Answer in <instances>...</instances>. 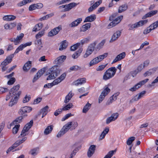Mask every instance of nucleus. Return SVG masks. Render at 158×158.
Returning <instances> with one entry per match:
<instances>
[{
	"label": "nucleus",
	"mask_w": 158,
	"mask_h": 158,
	"mask_svg": "<svg viewBox=\"0 0 158 158\" xmlns=\"http://www.w3.org/2000/svg\"><path fill=\"white\" fill-rule=\"evenodd\" d=\"M117 71V69L114 67L109 68L104 73L103 75V79L105 80H107L113 77Z\"/></svg>",
	"instance_id": "f257e3e1"
},
{
	"label": "nucleus",
	"mask_w": 158,
	"mask_h": 158,
	"mask_svg": "<svg viewBox=\"0 0 158 158\" xmlns=\"http://www.w3.org/2000/svg\"><path fill=\"white\" fill-rule=\"evenodd\" d=\"M57 68V65L54 66L48 70V74H47V75H48L46 79L47 80H51L55 78V76H57L59 72V70Z\"/></svg>",
	"instance_id": "f03ea898"
},
{
	"label": "nucleus",
	"mask_w": 158,
	"mask_h": 158,
	"mask_svg": "<svg viewBox=\"0 0 158 158\" xmlns=\"http://www.w3.org/2000/svg\"><path fill=\"white\" fill-rule=\"evenodd\" d=\"M123 16L121 15L118 16L115 19H114V17L113 15L110 16L109 18V20L112 21L108 26V28H110L115 26L117 24L119 23L123 19Z\"/></svg>",
	"instance_id": "7ed1b4c3"
},
{
	"label": "nucleus",
	"mask_w": 158,
	"mask_h": 158,
	"mask_svg": "<svg viewBox=\"0 0 158 158\" xmlns=\"http://www.w3.org/2000/svg\"><path fill=\"white\" fill-rule=\"evenodd\" d=\"M108 55V53H106L95 57L90 61L89 63V66H92L98 63L103 59L106 57Z\"/></svg>",
	"instance_id": "20e7f679"
},
{
	"label": "nucleus",
	"mask_w": 158,
	"mask_h": 158,
	"mask_svg": "<svg viewBox=\"0 0 158 158\" xmlns=\"http://www.w3.org/2000/svg\"><path fill=\"white\" fill-rule=\"evenodd\" d=\"M14 57V54H10L7 56L6 58L2 62L1 65H2V72H4L7 69V67H6V65L11 62Z\"/></svg>",
	"instance_id": "39448f33"
},
{
	"label": "nucleus",
	"mask_w": 158,
	"mask_h": 158,
	"mask_svg": "<svg viewBox=\"0 0 158 158\" xmlns=\"http://www.w3.org/2000/svg\"><path fill=\"white\" fill-rule=\"evenodd\" d=\"M33 121L32 120L26 124L22 130L20 134V135L22 137L25 136L28 134V131L33 125Z\"/></svg>",
	"instance_id": "423d86ee"
},
{
	"label": "nucleus",
	"mask_w": 158,
	"mask_h": 158,
	"mask_svg": "<svg viewBox=\"0 0 158 158\" xmlns=\"http://www.w3.org/2000/svg\"><path fill=\"white\" fill-rule=\"evenodd\" d=\"M32 110V108L31 107L25 106L21 107L19 111V114L21 115V116L24 118L27 116V113L30 112Z\"/></svg>",
	"instance_id": "0eeeda50"
},
{
	"label": "nucleus",
	"mask_w": 158,
	"mask_h": 158,
	"mask_svg": "<svg viewBox=\"0 0 158 158\" xmlns=\"http://www.w3.org/2000/svg\"><path fill=\"white\" fill-rule=\"evenodd\" d=\"M27 139V137H24L21 140L19 139L17 140L11 147H9L8 148L6 151V153H8L12 150L14 149L15 148L19 145L21 144L24 142Z\"/></svg>",
	"instance_id": "6e6552de"
},
{
	"label": "nucleus",
	"mask_w": 158,
	"mask_h": 158,
	"mask_svg": "<svg viewBox=\"0 0 158 158\" xmlns=\"http://www.w3.org/2000/svg\"><path fill=\"white\" fill-rule=\"evenodd\" d=\"M110 91V89L108 87L106 86L100 95L98 99V102L100 103L104 99L106 96Z\"/></svg>",
	"instance_id": "1a4fd4ad"
},
{
	"label": "nucleus",
	"mask_w": 158,
	"mask_h": 158,
	"mask_svg": "<svg viewBox=\"0 0 158 158\" xmlns=\"http://www.w3.org/2000/svg\"><path fill=\"white\" fill-rule=\"evenodd\" d=\"M148 22L147 20H144L140 21L133 24H129L128 25V26L129 27L128 30H131L135 28L142 26L144 24L147 23Z\"/></svg>",
	"instance_id": "9d476101"
},
{
	"label": "nucleus",
	"mask_w": 158,
	"mask_h": 158,
	"mask_svg": "<svg viewBox=\"0 0 158 158\" xmlns=\"http://www.w3.org/2000/svg\"><path fill=\"white\" fill-rule=\"evenodd\" d=\"M149 80L148 79H146L143 80L141 81L134 85L132 87L129 89V90L133 92L136 91L140 88L142 85H144Z\"/></svg>",
	"instance_id": "9b49d317"
},
{
	"label": "nucleus",
	"mask_w": 158,
	"mask_h": 158,
	"mask_svg": "<svg viewBox=\"0 0 158 158\" xmlns=\"http://www.w3.org/2000/svg\"><path fill=\"white\" fill-rule=\"evenodd\" d=\"M77 4L75 2L71 3L67 5H63L59 7V8H64L62 11L63 12H66L70 10L72 8L75 7Z\"/></svg>",
	"instance_id": "f8f14e48"
},
{
	"label": "nucleus",
	"mask_w": 158,
	"mask_h": 158,
	"mask_svg": "<svg viewBox=\"0 0 158 158\" xmlns=\"http://www.w3.org/2000/svg\"><path fill=\"white\" fill-rule=\"evenodd\" d=\"M62 29L61 26H59L52 30L48 34V36L52 37L57 34Z\"/></svg>",
	"instance_id": "ddd939ff"
},
{
	"label": "nucleus",
	"mask_w": 158,
	"mask_h": 158,
	"mask_svg": "<svg viewBox=\"0 0 158 158\" xmlns=\"http://www.w3.org/2000/svg\"><path fill=\"white\" fill-rule=\"evenodd\" d=\"M66 76V74L64 73L57 78L54 80L52 82L53 86L57 85L60 83L65 78Z\"/></svg>",
	"instance_id": "4468645a"
},
{
	"label": "nucleus",
	"mask_w": 158,
	"mask_h": 158,
	"mask_svg": "<svg viewBox=\"0 0 158 158\" xmlns=\"http://www.w3.org/2000/svg\"><path fill=\"white\" fill-rule=\"evenodd\" d=\"M119 115L118 113H114L112 114L110 117L107 118L106 121V123L108 124L111 122L115 121L118 118Z\"/></svg>",
	"instance_id": "2eb2a0df"
},
{
	"label": "nucleus",
	"mask_w": 158,
	"mask_h": 158,
	"mask_svg": "<svg viewBox=\"0 0 158 158\" xmlns=\"http://www.w3.org/2000/svg\"><path fill=\"white\" fill-rule=\"evenodd\" d=\"M20 86L19 84L14 86L9 91V94L12 95L14 96H16L20 91H18V90L20 88Z\"/></svg>",
	"instance_id": "dca6fc26"
},
{
	"label": "nucleus",
	"mask_w": 158,
	"mask_h": 158,
	"mask_svg": "<svg viewBox=\"0 0 158 158\" xmlns=\"http://www.w3.org/2000/svg\"><path fill=\"white\" fill-rule=\"evenodd\" d=\"M21 93V91L19 92L16 96H14V97L13 98H12L9 102V106H12L15 104L17 103Z\"/></svg>",
	"instance_id": "f3484780"
},
{
	"label": "nucleus",
	"mask_w": 158,
	"mask_h": 158,
	"mask_svg": "<svg viewBox=\"0 0 158 158\" xmlns=\"http://www.w3.org/2000/svg\"><path fill=\"white\" fill-rule=\"evenodd\" d=\"M96 146L94 145H92L89 147L87 152V156L89 157H91L94 153Z\"/></svg>",
	"instance_id": "a211bd4d"
},
{
	"label": "nucleus",
	"mask_w": 158,
	"mask_h": 158,
	"mask_svg": "<svg viewBox=\"0 0 158 158\" xmlns=\"http://www.w3.org/2000/svg\"><path fill=\"white\" fill-rule=\"evenodd\" d=\"M126 55V53L124 52L119 54V55H118L115 59L114 60L112 63V64H113L114 63L123 59L125 57Z\"/></svg>",
	"instance_id": "6ab92c4d"
},
{
	"label": "nucleus",
	"mask_w": 158,
	"mask_h": 158,
	"mask_svg": "<svg viewBox=\"0 0 158 158\" xmlns=\"http://www.w3.org/2000/svg\"><path fill=\"white\" fill-rule=\"evenodd\" d=\"M66 57L65 56H61L57 57L54 61V63L57 65L63 62L66 59Z\"/></svg>",
	"instance_id": "aec40b11"
},
{
	"label": "nucleus",
	"mask_w": 158,
	"mask_h": 158,
	"mask_svg": "<svg viewBox=\"0 0 158 158\" xmlns=\"http://www.w3.org/2000/svg\"><path fill=\"white\" fill-rule=\"evenodd\" d=\"M120 93L117 92L114 93L111 97L110 98V100L107 102L106 104L109 105L112 103L113 101H115L117 98V97L119 95Z\"/></svg>",
	"instance_id": "412c9836"
},
{
	"label": "nucleus",
	"mask_w": 158,
	"mask_h": 158,
	"mask_svg": "<svg viewBox=\"0 0 158 158\" xmlns=\"http://www.w3.org/2000/svg\"><path fill=\"white\" fill-rule=\"evenodd\" d=\"M24 118L23 116H19L14 120L10 124L11 126H13L15 125H18L22 122V120Z\"/></svg>",
	"instance_id": "4be33fe9"
},
{
	"label": "nucleus",
	"mask_w": 158,
	"mask_h": 158,
	"mask_svg": "<svg viewBox=\"0 0 158 158\" xmlns=\"http://www.w3.org/2000/svg\"><path fill=\"white\" fill-rule=\"evenodd\" d=\"M102 1H98L95 2L88 9L89 12H90L95 9L101 3Z\"/></svg>",
	"instance_id": "5701e85b"
},
{
	"label": "nucleus",
	"mask_w": 158,
	"mask_h": 158,
	"mask_svg": "<svg viewBox=\"0 0 158 158\" xmlns=\"http://www.w3.org/2000/svg\"><path fill=\"white\" fill-rule=\"evenodd\" d=\"M96 19V15L94 14H92L86 17L84 22H92L94 21Z\"/></svg>",
	"instance_id": "b1692460"
},
{
	"label": "nucleus",
	"mask_w": 158,
	"mask_h": 158,
	"mask_svg": "<svg viewBox=\"0 0 158 158\" xmlns=\"http://www.w3.org/2000/svg\"><path fill=\"white\" fill-rule=\"evenodd\" d=\"M31 61H28L24 64L23 68V70L24 71L27 72L31 68Z\"/></svg>",
	"instance_id": "393cba45"
},
{
	"label": "nucleus",
	"mask_w": 158,
	"mask_h": 158,
	"mask_svg": "<svg viewBox=\"0 0 158 158\" xmlns=\"http://www.w3.org/2000/svg\"><path fill=\"white\" fill-rule=\"evenodd\" d=\"M82 20L81 18H79L69 24V26L71 27L77 26L81 22Z\"/></svg>",
	"instance_id": "a878e982"
},
{
	"label": "nucleus",
	"mask_w": 158,
	"mask_h": 158,
	"mask_svg": "<svg viewBox=\"0 0 158 158\" xmlns=\"http://www.w3.org/2000/svg\"><path fill=\"white\" fill-rule=\"evenodd\" d=\"M157 12V10H154L151 11L147 13L144 16H143L142 19H145L148 17H150L151 16L156 15Z\"/></svg>",
	"instance_id": "bb28decb"
},
{
	"label": "nucleus",
	"mask_w": 158,
	"mask_h": 158,
	"mask_svg": "<svg viewBox=\"0 0 158 158\" xmlns=\"http://www.w3.org/2000/svg\"><path fill=\"white\" fill-rule=\"evenodd\" d=\"M23 33H21L19 36H17L16 38L14 40V42L15 45H16L19 44L20 41L22 40L24 36Z\"/></svg>",
	"instance_id": "cd10ccee"
},
{
	"label": "nucleus",
	"mask_w": 158,
	"mask_h": 158,
	"mask_svg": "<svg viewBox=\"0 0 158 158\" xmlns=\"http://www.w3.org/2000/svg\"><path fill=\"white\" fill-rule=\"evenodd\" d=\"M121 34V32L120 31H117L112 35L110 41H114L117 40L120 36Z\"/></svg>",
	"instance_id": "c85d7f7f"
},
{
	"label": "nucleus",
	"mask_w": 158,
	"mask_h": 158,
	"mask_svg": "<svg viewBox=\"0 0 158 158\" xmlns=\"http://www.w3.org/2000/svg\"><path fill=\"white\" fill-rule=\"evenodd\" d=\"M86 79L85 78H80L74 81L75 84L76 85H81L86 82Z\"/></svg>",
	"instance_id": "c756f323"
},
{
	"label": "nucleus",
	"mask_w": 158,
	"mask_h": 158,
	"mask_svg": "<svg viewBox=\"0 0 158 158\" xmlns=\"http://www.w3.org/2000/svg\"><path fill=\"white\" fill-rule=\"evenodd\" d=\"M53 127L54 126L52 125L48 126L44 130V134L47 135L51 133L53 129Z\"/></svg>",
	"instance_id": "7c9ffc66"
},
{
	"label": "nucleus",
	"mask_w": 158,
	"mask_h": 158,
	"mask_svg": "<svg viewBox=\"0 0 158 158\" xmlns=\"http://www.w3.org/2000/svg\"><path fill=\"white\" fill-rule=\"evenodd\" d=\"M146 91L144 90L141 92L140 93L138 94L137 95H136L135 97V100L136 101H137L141 98L143 97L145 94Z\"/></svg>",
	"instance_id": "2f4dec72"
},
{
	"label": "nucleus",
	"mask_w": 158,
	"mask_h": 158,
	"mask_svg": "<svg viewBox=\"0 0 158 158\" xmlns=\"http://www.w3.org/2000/svg\"><path fill=\"white\" fill-rule=\"evenodd\" d=\"M16 26V24L15 23H11L10 24L7 23L4 25L5 29L6 30H10L13 29Z\"/></svg>",
	"instance_id": "473e14b6"
},
{
	"label": "nucleus",
	"mask_w": 158,
	"mask_h": 158,
	"mask_svg": "<svg viewBox=\"0 0 158 158\" xmlns=\"http://www.w3.org/2000/svg\"><path fill=\"white\" fill-rule=\"evenodd\" d=\"M16 17L13 15H6L4 16L3 19L4 20L8 21H11L15 19Z\"/></svg>",
	"instance_id": "72a5a7b5"
},
{
	"label": "nucleus",
	"mask_w": 158,
	"mask_h": 158,
	"mask_svg": "<svg viewBox=\"0 0 158 158\" xmlns=\"http://www.w3.org/2000/svg\"><path fill=\"white\" fill-rule=\"evenodd\" d=\"M73 94L72 92L70 91L69 94L66 96L65 99L64 100V102L65 103H67L71 100L72 97L73 96Z\"/></svg>",
	"instance_id": "f704fd0d"
},
{
	"label": "nucleus",
	"mask_w": 158,
	"mask_h": 158,
	"mask_svg": "<svg viewBox=\"0 0 158 158\" xmlns=\"http://www.w3.org/2000/svg\"><path fill=\"white\" fill-rule=\"evenodd\" d=\"M43 24L42 23H39L36 25L33 29V31L36 32L40 30L43 27Z\"/></svg>",
	"instance_id": "c9c22d12"
},
{
	"label": "nucleus",
	"mask_w": 158,
	"mask_h": 158,
	"mask_svg": "<svg viewBox=\"0 0 158 158\" xmlns=\"http://www.w3.org/2000/svg\"><path fill=\"white\" fill-rule=\"evenodd\" d=\"M48 106H46L41 109L40 110V113H42V118H43L48 113Z\"/></svg>",
	"instance_id": "e433bc0d"
},
{
	"label": "nucleus",
	"mask_w": 158,
	"mask_h": 158,
	"mask_svg": "<svg viewBox=\"0 0 158 158\" xmlns=\"http://www.w3.org/2000/svg\"><path fill=\"white\" fill-rule=\"evenodd\" d=\"M128 6L127 4L122 5L119 7L118 12L119 13H122L126 10Z\"/></svg>",
	"instance_id": "4c0bfd02"
},
{
	"label": "nucleus",
	"mask_w": 158,
	"mask_h": 158,
	"mask_svg": "<svg viewBox=\"0 0 158 158\" xmlns=\"http://www.w3.org/2000/svg\"><path fill=\"white\" fill-rule=\"evenodd\" d=\"M82 51V48H79L77 51L72 56L73 58L76 59L80 55Z\"/></svg>",
	"instance_id": "58836bf2"
},
{
	"label": "nucleus",
	"mask_w": 158,
	"mask_h": 158,
	"mask_svg": "<svg viewBox=\"0 0 158 158\" xmlns=\"http://www.w3.org/2000/svg\"><path fill=\"white\" fill-rule=\"evenodd\" d=\"M67 46V44L66 43V40H64L61 43V45L60 46L59 50L60 51H62L65 49Z\"/></svg>",
	"instance_id": "ea45409f"
},
{
	"label": "nucleus",
	"mask_w": 158,
	"mask_h": 158,
	"mask_svg": "<svg viewBox=\"0 0 158 158\" xmlns=\"http://www.w3.org/2000/svg\"><path fill=\"white\" fill-rule=\"evenodd\" d=\"M91 23H86L82 26L81 30L82 31H85L89 28L91 26Z\"/></svg>",
	"instance_id": "a19ab883"
},
{
	"label": "nucleus",
	"mask_w": 158,
	"mask_h": 158,
	"mask_svg": "<svg viewBox=\"0 0 158 158\" xmlns=\"http://www.w3.org/2000/svg\"><path fill=\"white\" fill-rule=\"evenodd\" d=\"M109 129L108 127L106 128L102 131L100 136V139H101L104 138L108 132Z\"/></svg>",
	"instance_id": "79ce46f5"
},
{
	"label": "nucleus",
	"mask_w": 158,
	"mask_h": 158,
	"mask_svg": "<svg viewBox=\"0 0 158 158\" xmlns=\"http://www.w3.org/2000/svg\"><path fill=\"white\" fill-rule=\"evenodd\" d=\"M72 125V122H69L65 125L62 128L65 131V132H67L70 128Z\"/></svg>",
	"instance_id": "37998d69"
},
{
	"label": "nucleus",
	"mask_w": 158,
	"mask_h": 158,
	"mask_svg": "<svg viewBox=\"0 0 158 158\" xmlns=\"http://www.w3.org/2000/svg\"><path fill=\"white\" fill-rule=\"evenodd\" d=\"M91 106V104L89 103L88 102L84 106L82 110V112L84 113H86L90 108Z\"/></svg>",
	"instance_id": "c03bdc74"
},
{
	"label": "nucleus",
	"mask_w": 158,
	"mask_h": 158,
	"mask_svg": "<svg viewBox=\"0 0 158 158\" xmlns=\"http://www.w3.org/2000/svg\"><path fill=\"white\" fill-rule=\"evenodd\" d=\"M73 105L72 103H69L67 105L64 106L62 108V110L63 111H66L69 110L71 108L73 107Z\"/></svg>",
	"instance_id": "a18cd8bd"
},
{
	"label": "nucleus",
	"mask_w": 158,
	"mask_h": 158,
	"mask_svg": "<svg viewBox=\"0 0 158 158\" xmlns=\"http://www.w3.org/2000/svg\"><path fill=\"white\" fill-rule=\"evenodd\" d=\"M35 44L38 45L37 47L39 50H40L41 48L43 47L41 40V39L36 40L35 41Z\"/></svg>",
	"instance_id": "49530a36"
},
{
	"label": "nucleus",
	"mask_w": 158,
	"mask_h": 158,
	"mask_svg": "<svg viewBox=\"0 0 158 158\" xmlns=\"http://www.w3.org/2000/svg\"><path fill=\"white\" fill-rule=\"evenodd\" d=\"M116 150H112L109 152L103 158H110L113 155L114 152H116Z\"/></svg>",
	"instance_id": "de8ad7c7"
},
{
	"label": "nucleus",
	"mask_w": 158,
	"mask_h": 158,
	"mask_svg": "<svg viewBox=\"0 0 158 158\" xmlns=\"http://www.w3.org/2000/svg\"><path fill=\"white\" fill-rule=\"evenodd\" d=\"M44 31L45 30H42L41 31L39 32L35 35V38L36 39L40 38L42 36L44 35L45 33Z\"/></svg>",
	"instance_id": "09e8293b"
},
{
	"label": "nucleus",
	"mask_w": 158,
	"mask_h": 158,
	"mask_svg": "<svg viewBox=\"0 0 158 158\" xmlns=\"http://www.w3.org/2000/svg\"><path fill=\"white\" fill-rule=\"evenodd\" d=\"M20 126L19 124L16 125L13 128L12 132L13 134H15L17 133L19 129Z\"/></svg>",
	"instance_id": "8fccbe9b"
},
{
	"label": "nucleus",
	"mask_w": 158,
	"mask_h": 158,
	"mask_svg": "<svg viewBox=\"0 0 158 158\" xmlns=\"http://www.w3.org/2000/svg\"><path fill=\"white\" fill-rule=\"evenodd\" d=\"M80 43H77L71 46L70 48L71 50L74 51L76 50L80 46Z\"/></svg>",
	"instance_id": "3c124183"
},
{
	"label": "nucleus",
	"mask_w": 158,
	"mask_h": 158,
	"mask_svg": "<svg viewBox=\"0 0 158 158\" xmlns=\"http://www.w3.org/2000/svg\"><path fill=\"white\" fill-rule=\"evenodd\" d=\"M135 139V137L134 136H131L129 137L127 141V144L128 145H130Z\"/></svg>",
	"instance_id": "603ef678"
},
{
	"label": "nucleus",
	"mask_w": 158,
	"mask_h": 158,
	"mask_svg": "<svg viewBox=\"0 0 158 158\" xmlns=\"http://www.w3.org/2000/svg\"><path fill=\"white\" fill-rule=\"evenodd\" d=\"M108 64L104 65H100L96 69L97 71H101L103 70L107 65Z\"/></svg>",
	"instance_id": "864d4df0"
},
{
	"label": "nucleus",
	"mask_w": 158,
	"mask_h": 158,
	"mask_svg": "<svg viewBox=\"0 0 158 158\" xmlns=\"http://www.w3.org/2000/svg\"><path fill=\"white\" fill-rule=\"evenodd\" d=\"M74 114H72L71 113H68L66 114L64 117H63L61 119L62 121H64L66 119H68L70 117L73 116Z\"/></svg>",
	"instance_id": "5fc2aeb1"
},
{
	"label": "nucleus",
	"mask_w": 158,
	"mask_h": 158,
	"mask_svg": "<svg viewBox=\"0 0 158 158\" xmlns=\"http://www.w3.org/2000/svg\"><path fill=\"white\" fill-rule=\"evenodd\" d=\"M24 48L23 44L20 45L16 48L14 53H18L20 51H22Z\"/></svg>",
	"instance_id": "6e6d98bb"
},
{
	"label": "nucleus",
	"mask_w": 158,
	"mask_h": 158,
	"mask_svg": "<svg viewBox=\"0 0 158 158\" xmlns=\"http://www.w3.org/2000/svg\"><path fill=\"white\" fill-rule=\"evenodd\" d=\"M158 26V20L156 21L151 25H150V26H149V28H151L152 30H153L157 28Z\"/></svg>",
	"instance_id": "4d7b16f0"
},
{
	"label": "nucleus",
	"mask_w": 158,
	"mask_h": 158,
	"mask_svg": "<svg viewBox=\"0 0 158 158\" xmlns=\"http://www.w3.org/2000/svg\"><path fill=\"white\" fill-rule=\"evenodd\" d=\"M66 132L64 129V128H62L61 130L58 133L57 135V137L59 138L65 134Z\"/></svg>",
	"instance_id": "13d9d810"
},
{
	"label": "nucleus",
	"mask_w": 158,
	"mask_h": 158,
	"mask_svg": "<svg viewBox=\"0 0 158 158\" xmlns=\"http://www.w3.org/2000/svg\"><path fill=\"white\" fill-rule=\"evenodd\" d=\"M15 78L13 77L9 79V80L8 81L7 84L9 85H13L15 81Z\"/></svg>",
	"instance_id": "bf43d9fd"
},
{
	"label": "nucleus",
	"mask_w": 158,
	"mask_h": 158,
	"mask_svg": "<svg viewBox=\"0 0 158 158\" xmlns=\"http://www.w3.org/2000/svg\"><path fill=\"white\" fill-rule=\"evenodd\" d=\"M37 148H35L31 150L30 153L32 155L35 156L37 155Z\"/></svg>",
	"instance_id": "052dcab7"
},
{
	"label": "nucleus",
	"mask_w": 158,
	"mask_h": 158,
	"mask_svg": "<svg viewBox=\"0 0 158 158\" xmlns=\"http://www.w3.org/2000/svg\"><path fill=\"white\" fill-rule=\"evenodd\" d=\"M40 76L41 74L40 73V72H37L34 77V78L32 80V82H34L35 81H37L39 79V78L40 77Z\"/></svg>",
	"instance_id": "680f3d73"
},
{
	"label": "nucleus",
	"mask_w": 158,
	"mask_h": 158,
	"mask_svg": "<svg viewBox=\"0 0 158 158\" xmlns=\"http://www.w3.org/2000/svg\"><path fill=\"white\" fill-rule=\"evenodd\" d=\"M90 40V38H87L83 39L81 41V43L83 45L85 44L88 43Z\"/></svg>",
	"instance_id": "e2e57ef3"
},
{
	"label": "nucleus",
	"mask_w": 158,
	"mask_h": 158,
	"mask_svg": "<svg viewBox=\"0 0 158 158\" xmlns=\"http://www.w3.org/2000/svg\"><path fill=\"white\" fill-rule=\"evenodd\" d=\"M80 69V68L77 65H74L70 68L71 71H77Z\"/></svg>",
	"instance_id": "0e129e2a"
},
{
	"label": "nucleus",
	"mask_w": 158,
	"mask_h": 158,
	"mask_svg": "<svg viewBox=\"0 0 158 158\" xmlns=\"http://www.w3.org/2000/svg\"><path fill=\"white\" fill-rule=\"evenodd\" d=\"M30 96H27V95L25 96V97L23 98V103L28 102L30 100Z\"/></svg>",
	"instance_id": "69168bd1"
},
{
	"label": "nucleus",
	"mask_w": 158,
	"mask_h": 158,
	"mask_svg": "<svg viewBox=\"0 0 158 158\" xmlns=\"http://www.w3.org/2000/svg\"><path fill=\"white\" fill-rule=\"evenodd\" d=\"M95 45L96 44L95 43L91 44L89 46L88 49L93 52L94 51Z\"/></svg>",
	"instance_id": "338daca9"
},
{
	"label": "nucleus",
	"mask_w": 158,
	"mask_h": 158,
	"mask_svg": "<svg viewBox=\"0 0 158 158\" xmlns=\"http://www.w3.org/2000/svg\"><path fill=\"white\" fill-rule=\"evenodd\" d=\"M27 3V0H23L18 4V5L19 6H22Z\"/></svg>",
	"instance_id": "774afa93"
}]
</instances>
